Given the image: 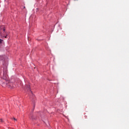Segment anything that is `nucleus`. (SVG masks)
Segmentation results:
<instances>
[{
    "label": "nucleus",
    "mask_w": 129,
    "mask_h": 129,
    "mask_svg": "<svg viewBox=\"0 0 129 129\" xmlns=\"http://www.w3.org/2000/svg\"><path fill=\"white\" fill-rule=\"evenodd\" d=\"M0 84H2L3 87H7V86H9L10 88L15 87V86H14V84L13 83H10L9 81H8V82H3L2 83V82L0 81Z\"/></svg>",
    "instance_id": "1"
},
{
    "label": "nucleus",
    "mask_w": 129,
    "mask_h": 129,
    "mask_svg": "<svg viewBox=\"0 0 129 129\" xmlns=\"http://www.w3.org/2000/svg\"><path fill=\"white\" fill-rule=\"evenodd\" d=\"M3 80H4L3 82H5V83L6 82H9V77L6 73L3 74Z\"/></svg>",
    "instance_id": "2"
},
{
    "label": "nucleus",
    "mask_w": 129,
    "mask_h": 129,
    "mask_svg": "<svg viewBox=\"0 0 129 129\" xmlns=\"http://www.w3.org/2000/svg\"><path fill=\"white\" fill-rule=\"evenodd\" d=\"M30 85H26L25 88V89H27V90H29V91H31V90L30 89Z\"/></svg>",
    "instance_id": "3"
},
{
    "label": "nucleus",
    "mask_w": 129,
    "mask_h": 129,
    "mask_svg": "<svg viewBox=\"0 0 129 129\" xmlns=\"http://www.w3.org/2000/svg\"><path fill=\"white\" fill-rule=\"evenodd\" d=\"M2 29H3L4 32H5V31H6V29H5V27L2 26V27H1L0 30H2Z\"/></svg>",
    "instance_id": "4"
},
{
    "label": "nucleus",
    "mask_w": 129,
    "mask_h": 129,
    "mask_svg": "<svg viewBox=\"0 0 129 129\" xmlns=\"http://www.w3.org/2000/svg\"><path fill=\"white\" fill-rule=\"evenodd\" d=\"M2 43H3V40L0 39V44H2Z\"/></svg>",
    "instance_id": "5"
},
{
    "label": "nucleus",
    "mask_w": 129,
    "mask_h": 129,
    "mask_svg": "<svg viewBox=\"0 0 129 129\" xmlns=\"http://www.w3.org/2000/svg\"><path fill=\"white\" fill-rule=\"evenodd\" d=\"M0 121L1 122H4V121L3 120V119H0Z\"/></svg>",
    "instance_id": "6"
},
{
    "label": "nucleus",
    "mask_w": 129,
    "mask_h": 129,
    "mask_svg": "<svg viewBox=\"0 0 129 129\" xmlns=\"http://www.w3.org/2000/svg\"><path fill=\"white\" fill-rule=\"evenodd\" d=\"M13 119H14V120H17V119H16L15 118H14Z\"/></svg>",
    "instance_id": "7"
},
{
    "label": "nucleus",
    "mask_w": 129,
    "mask_h": 129,
    "mask_svg": "<svg viewBox=\"0 0 129 129\" xmlns=\"http://www.w3.org/2000/svg\"><path fill=\"white\" fill-rule=\"evenodd\" d=\"M5 38H7V36H5Z\"/></svg>",
    "instance_id": "8"
}]
</instances>
